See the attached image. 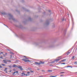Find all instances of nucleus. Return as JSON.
I'll use <instances>...</instances> for the list:
<instances>
[{
  "mask_svg": "<svg viewBox=\"0 0 77 77\" xmlns=\"http://www.w3.org/2000/svg\"><path fill=\"white\" fill-rule=\"evenodd\" d=\"M23 61H24V62H30V60H26L24 59H23L22 60Z\"/></svg>",
  "mask_w": 77,
  "mask_h": 77,
  "instance_id": "f257e3e1",
  "label": "nucleus"
},
{
  "mask_svg": "<svg viewBox=\"0 0 77 77\" xmlns=\"http://www.w3.org/2000/svg\"><path fill=\"white\" fill-rule=\"evenodd\" d=\"M17 68H19V69H20L21 71H23V69L22 68V67L21 66H17Z\"/></svg>",
  "mask_w": 77,
  "mask_h": 77,
  "instance_id": "f03ea898",
  "label": "nucleus"
},
{
  "mask_svg": "<svg viewBox=\"0 0 77 77\" xmlns=\"http://www.w3.org/2000/svg\"><path fill=\"white\" fill-rule=\"evenodd\" d=\"M34 63L35 65H41L40 63L35 62Z\"/></svg>",
  "mask_w": 77,
  "mask_h": 77,
  "instance_id": "7ed1b4c3",
  "label": "nucleus"
},
{
  "mask_svg": "<svg viewBox=\"0 0 77 77\" xmlns=\"http://www.w3.org/2000/svg\"><path fill=\"white\" fill-rule=\"evenodd\" d=\"M3 62H4L3 63H7V60H3Z\"/></svg>",
  "mask_w": 77,
  "mask_h": 77,
  "instance_id": "20e7f679",
  "label": "nucleus"
},
{
  "mask_svg": "<svg viewBox=\"0 0 77 77\" xmlns=\"http://www.w3.org/2000/svg\"><path fill=\"white\" fill-rule=\"evenodd\" d=\"M45 63V62L44 61H40V63L41 64H44V63Z\"/></svg>",
  "mask_w": 77,
  "mask_h": 77,
  "instance_id": "39448f33",
  "label": "nucleus"
},
{
  "mask_svg": "<svg viewBox=\"0 0 77 77\" xmlns=\"http://www.w3.org/2000/svg\"><path fill=\"white\" fill-rule=\"evenodd\" d=\"M66 67L67 68H68L69 67H70L71 68H72V66H66L64 68H66Z\"/></svg>",
  "mask_w": 77,
  "mask_h": 77,
  "instance_id": "423d86ee",
  "label": "nucleus"
},
{
  "mask_svg": "<svg viewBox=\"0 0 77 77\" xmlns=\"http://www.w3.org/2000/svg\"><path fill=\"white\" fill-rule=\"evenodd\" d=\"M24 75H26V74L24 73H22L21 76H23Z\"/></svg>",
  "mask_w": 77,
  "mask_h": 77,
  "instance_id": "0eeeda50",
  "label": "nucleus"
},
{
  "mask_svg": "<svg viewBox=\"0 0 77 77\" xmlns=\"http://www.w3.org/2000/svg\"><path fill=\"white\" fill-rule=\"evenodd\" d=\"M66 59H64L61 61V62H64V61H66Z\"/></svg>",
  "mask_w": 77,
  "mask_h": 77,
  "instance_id": "6e6552de",
  "label": "nucleus"
},
{
  "mask_svg": "<svg viewBox=\"0 0 77 77\" xmlns=\"http://www.w3.org/2000/svg\"><path fill=\"white\" fill-rule=\"evenodd\" d=\"M48 72H51L53 71L52 70H48Z\"/></svg>",
  "mask_w": 77,
  "mask_h": 77,
  "instance_id": "1a4fd4ad",
  "label": "nucleus"
},
{
  "mask_svg": "<svg viewBox=\"0 0 77 77\" xmlns=\"http://www.w3.org/2000/svg\"><path fill=\"white\" fill-rule=\"evenodd\" d=\"M18 73V71H16L13 73V74H15V73Z\"/></svg>",
  "mask_w": 77,
  "mask_h": 77,
  "instance_id": "9d476101",
  "label": "nucleus"
},
{
  "mask_svg": "<svg viewBox=\"0 0 77 77\" xmlns=\"http://www.w3.org/2000/svg\"><path fill=\"white\" fill-rule=\"evenodd\" d=\"M59 60H60L59 59H57L55 60V62H58Z\"/></svg>",
  "mask_w": 77,
  "mask_h": 77,
  "instance_id": "9b49d317",
  "label": "nucleus"
},
{
  "mask_svg": "<svg viewBox=\"0 0 77 77\" xmlns=\"http://www.w3.org/2000/svg\"><path fill=\"white\" fill-rule=\"evenodd\" d=\"M17 66H17L15 65H13V67H14V68H15V67H17Z\"/></svg>",
  "mask_w": 77,
  "mask_h": 77,
  "instance_id": "f8f14e48",
  "label": "nucleus"
},
{
  "mask_svg": "<svg viewBox=\"0 0 77 77\" xmlns=\"http://www.w3.org/2000/svg\"><path fill=\"white\" fill-rule=\"evenodd\" d=\"M7 62H11V61L9 60H7Z\"/></svg>",
  "mask_w": 77,
  "mask_h": 77,
  "instance_id": "ddd939ff",
  "label": "nucleus"
},
{
  "mask_svg": "<svg viewBox=\"0 0 77 77\" xmlns=\"http://www.w3.org/2000/svg\"><path fill=\"white\" fill-rule=\"evenodd\" d=\"M72 59L74 60V56H73L72 57Z\"/></svg>",
  "mask_w": 77,
  "mask_h": 77,
  "instance_id": "4468645a",
  "label": "nucleus"
},
{
  "mask_svg": "<svg viewBox=\"0 0 77 77\" xmlns=\"http://www.w3.org/2000/svg\"><path fill=\"white\" fill-rule=\"evenodd\" d=\"M55 63V61L51 62V63Z\"/></svg>",
  "mask_w": 77,
  "mask_h": 77,
  "instance_id": "2eb2a0df",
  "label": "nucleus"
},
{
  "mask_svg": "<svg viewBox=\"0 0 77 77\" xmlns=\"http://www.w3.org/2000/svg\"><path fill=\"white\" fill-rule=\"evenodd\" d=\"M70 54V52H68L67 54H66V55H69V54Z\"/></svg>",
  "mask_w": 77,
  "mask_h": 77,
  "instance_id": "dca6fc26",
  "label": "nucleus"
},
{
  "mask_svg": "<svg viewBox=\"0 0 77 77\" xmlns=\"http://www.w3.org/2000/svg\"><path fill=\"white\" fill-rule=\"evenodd\" d=\"M1 65H2V66H6L5 64H1Z\"/></svg>",
  "mask_w": 77,
  "mask_h": 77,
  "instance_id": "f3484780",
  "label": "nucleus"
},
{
  "mask_svg": "<svg viewBox=\"0 0 77 77\" xmlns=\"http://www.w3.org/2000/svg\"><path fill=\"white\" fill-rule=\"evenodd\" d=\"M50 77H56V76L51 75V76H50Z\"/></svg>",
  "mask_w": 77,
  "mask_h": 77,
  "instance_id": "a211bd4d",
  "label": "nucleus"
},
{
  "mask_svg": "<svg viewBox=\"0 0 77 77\" xmlns=\"http://www.w3.org/2000/svg\"><path fill=\"white\" fill-rule=\"evenodd\" d=\"M77 62H75L74 63V64H75V65H76L77 64Z\"/></svg>",
  "mask_w": 77,
  "mask_h": 77,
  "instance_id": "6ab92c4d",
  "label": "nucleus"
},
{
  "mask_svg": "<svg viewBox=\"0 0 77 77\" xmlns=\"http://www.w3.org/2000/svg\"><path fill=\"white\" fill-rule=\"evenodd\" d=\"M30 72H33V71L32 70H30Z\"/></svg>",
  "mask_w": 77,
  "mask_h": 77,
  "instance_id": "aec40b11",
  "label": "nucleus"
},
{
  "mask_svg": "<svg viewBox=\"0 0 77 77\" xmlns=\"http://www.w3.org/2000/svg\"><path fill=\"white\" fill-rule=\"evenodd\" d=\"M62 64H63V65H65V63H61V65H62Z\"/></svg>",
  "mask_w": 77,
  "mask_h": 77,
  "instance_id": "412c9836",
  "label": "nucleus"
},
{
  "mask_svg": "<svg viewBox=\"0 0 77 77\" xmlns=\"http://www.w3.org/2000/svg\"><path fill=\"white\" fill-rule=\"evenodd\" d=\"M7 68L5 69H4V71H6V70H7Z\"/></svg>",
  "mask_w": 77,
  "mask_h": 77,
  "instance_id": "4be33fe9",
  "label": "nucleus"
},
{
  "mask_svg": "<svg viewBox=\"0 0 77 77\" xmlns=\"http://www.w3.org/2000/svg\"><path fill=\"white\" fill-rule=\"evenodd\" d=\"M9 68H11L12 67V66H9Z\"/></svg>",
  "mask_w": 77,
  "mask_h": 77,
  "instance_id": "5701e85b",
  "label": "nucleus"
},
{
  "mask_svg": "<svg viewBox=\"0 0 77 77\" xmlns=\"http://www.w3.org/2000/svg\"><path fill=\"white\" fill-rule=\"evenodd\" d=\"M64 72H60V73L62 74V73H64Z\"/></svg>",
  "mask_w": 77,
  "mask_h": 77,
  "instance_id": "b1692460",
  "label": "nucleus"
},
{
  "mask_svg": "<svg viewBox=\"0 0 77 77\" xmlns=\"http://www.w3.org/2000/svg\"><path fill=\"white\" fill-rule=\"evenodd\" d=\"M60 76H63L64 75H60Z\"/></svg>",
  "mask_w": 77,
  "mask_h": 77,
  "instance_id": "393cba45",
  "label": "nucleus"
},
{
  "mask_svg": "<svg viewBox=\"0 0 77 77\" xmlns=\"http://www.w3.org/2000/svg\"><path fill=\"white\" fill-rule=\"evenodd\" d=\"M27 74H30V72H28Z\"/></svg>",
  "mask_w": 77,
  "mask_h": 77,
  "instance_id": "a878e982",
  "label": "nucleus"
},
{
  "mask_svg": "<svg viewBox=\"0 0 77 77\" xmlns=\"http://www.w3.org/2000/svg\"><path fill=\"white\" fill-rule=\"evenodd\" d=\"M0 58H1V59H3V57H2V56H1L0 57Z\"/></svg>",
  "mask_w": 77,
  "mask_h": 77,
  "instance_id": "bb28decb",
  "label": "nucleus"
},
{
  "mask_svg": "<svg viewBox=\"0 0 77 77\" xmlns=\"http://www.w3.org/2000/svg\"><path fill=\"white\" fill-rule=\"evenodd\" d=\"M26 75V76H27V75H29H29L26 74V75Z\"/></svg>",
  "mask_w": 77,
  "mask_h": 77,
  "instance_id": "cd10ccee",
  "label": "nucleus"
},
{
  "mask_svg": "<svg viewBox=\"0 0 77 77\" xmlns=\"http://www.w3.org/2000/svg\"><path fill=\"white\" fill-rule=\"evenodd\" d=\"M41 71H42V72H45V71L43 70H42Z\"/></svg>",
  "mask_w": 77,
  "mask_h": 77,
  "instance_id": "c85d7f7f",
  "label": "nucleus"
},
{
  "mask_svg": "<svg viewBox=\"0 0 77 77\" xmlns=\"http://www.w3.org/2000/svg\"><path fill=\"white\" fill-rule=\"evenodd\" d=\"M9 15H10V16H11V17H12V16L11 15V14H10Z\"/></svg>",
  "mask_w": 77,
  "mask_h": 77,
  "instance_id": "c756f323",
  "label": "nucleus"
},
{
  "mask_svg": "<svg viewBox=\"0 0 77 77\" xmlns=\"http://www.w3.org/2000/svg\"><path fill=\"white\" fill-rule=\"evenodd\" d=\"M1 53L2 54H3V52H1Z\"/></svg>",
  "mask_w": 77,
  "mask_h": 77,
  "instance_id": "7c9ffc66",
  "label": "nucleus"
},
{
  "mask_svg": "<svg viewBox=\"0 0 77 77\" xmlns=\"http://www.w3.org/2000/svg\"><path fill=\"white\" fill-rule=\"evenodd\" d=\"M38 77H43V76H39Z\"/></svg>",
  "mask_w": 77,
  "mask_h": 77,
  "instance_id": "2f4dec72",
  "label": "nucleus"
},
{
  "mask_svg": "<svg viewBox=\"0 0 77 77\" xmlns=\"http://www.w3.org/2000/svg\"><path fill=\"white\" fill-rule=\"evenodd\" d=\"M4 25H5V26H6L7 27H8V26H6V25H5V24H4Z\"/></svg>",
  "mask_w": 77,
  "mask_h": 77,
  "instance_id": "473e14b6",
  "label": "nucleus"
},
{
  "mask_svg": "<svg viewBox=\"0 0 77 77\" xmlns=\"http://www.w3.org/2000/svg\"><path fill=\"white\" fill-rule=\"evenodd\" d=\"M25 59H27V58L26 57H25Z\"/></svg>",
  "mask_w": 77,
  "mask_h": 77,
  "instance_id": "72a5a7b5",
  "label": "nucleus"
},
{
  "mask_svg": "<svg viewBox=\"0 0 77 77\" xmlns=\"http://www.w3.org/2000/svg\"><path fill=\"white\" fill-rule=\"evenodd\" d=\"M23 57H26V56H23Z\"/></svg>",
  "mask_w": 77,
  "mask_h": 77,
  "instance_id": "f704fd0d",
  "label": "nucleus"
},
{
  "mask_svg": "<svg viewBox=\"0 0 77 77\" xmlns=\"http://www.w3.org/2000/svg\"><path fill=\"white\" fill-rule=\"evenodd\" d=\"M5 54H7V53H5Z\"/></svg>",
  "mask_w": 77,
  "mask_h": 77,
  "instance_id": "c9c22d12",
  "label": "nucleus"
},
{
  "mask_svg": "<svg viewBox=\"0 0 77 77\" xmlns=\"http://www.w3.org/2000/svg\"><path fill=\"white\" fill-rule=\"evenodd\" d=\"M51 65H50L49 66H51Z\"/></svg>",
  "mask_w": 77,
  "mask_h": 77,
  "instance_id": "e433bc0d",
  "label": "nucleus"
},
{
  "mask_svg": "<svg viewBox=\"0 0 77 77\" xmlns=\"http://www.w3.org/2000/svg\"><path fill=\"white\" fill-rule=\"evenodd\" d=\"M49 11V12H51V11Z\"/></svg>",
  "mask_w": 77,
  "mask_h": 77,
  "instance_id": "4c0bfd02",
  "label": "nucleus"
},
{
  "mask_svg": "<svg viewBox=\"0 0 77 77\" xmlns=\"http://www.w3.org/2000/svg\"><path fill=\"white\" fill-rule=\"evenodd\" d=\"M11 57H12V55H11Z\"/></svg>",
  "mask_w": 77,
  "mask_h": 77,
  "instance_id": "58836bf2",
  "label": "nucleus"
}]
</instances>
